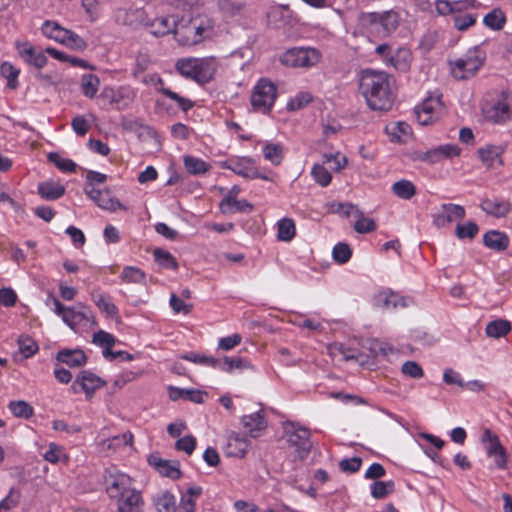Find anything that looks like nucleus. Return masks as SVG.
I'll return each instance as SVG.
<instances>
[{"mask_svg":"<svg viewBox=\"0 0 512 512\" xmlns=\"http://www.w3.org/2000/svg\"><path fill=\"white\" fill-rule=\"evenodd\" d=\"M16 48L20 57L27 64L32 65L37 69H41L46 66L48 59L45 55V51L36 50L28 42H17Z\"/></svg>","mask_w":512,"mask_h":512,"instance_id":"aec40b11","label":"nucleus"},{"mask_svg":"<svg viewBox=\"0 0 512 512\" xmlns=\"http://www.w3.org/2000/svg\"><path fill=\"white\" fill-rule=\"evenodd\" d=\"M277 239L283 242H290L296 235L295 222L291 218L280 219L276 223Z\"/></svg>","mask_w":512,"mask_h":512,"instance_id":"e433bc0d","label":"nucleus"},{"mask_svg":"<svg viewBox=\"0 0 512 512\" xmlns=\"http://www.w3.org/2000/svg\"><path fill=\"white\" fill-rule=\"evenodd\" d=\"M329 355L334 359L343 361L358 360L360 353L357 349L347 347L342 343L334 342L327 346Z\"/></svg>","mask_w":512,"mask_h":512,"instance_id":"72a5a7b5","label":"nucleus"},{"mask_svg":"<svg viewBox=\"0 0 512 512\" xmlns=\"http://www.w3.org/2000/svg\"><path fill=\"white\" fill-rule=\"evenodd\" d=\"M43 458L52 464H57L59 462H66L68 457L61 446H58L55 443H50L47 451L43 454Z\"/></svg>","mask_w":512,"mask_h":512,"instance_id":"864d4df0","label":"nucleus"},{"mask_svg":"<svg viewBox=\"0 0 512 512\" xmlns=\"http://www.w3.org/2000/svg\"><path fill=\"white\" fill-rule=\"evenodd\" d=\"M383 24V37L389 36L393 33L399 25V15L393 10H388L380 13Z\"/></svg>","mask_w":512,"mask_h":512,"instance_id":"de8ad7c7","label":"nucleus"},{"mask_svg":"<svg viewBox=\"0 0 512 512\" xmlns=\"http://www.w3.org/2000/svg\"><path fill=\"white\" fill-rule=\"evenodd\" d=\"M444 110L440 95L427 96L420 105L416 106V118L421 125H429L437 121Z\"/></svg>","mask_w":512,"mask_h":512,"instance_id":"9b49d317","label":"nucleus"},{"mask_svg":"<svg viewBox=\"0 0 512 512\" xmlns=\"http://www.w3.org/2000/svg\"><path fill=\"white\" fill-rule=\"evenodd\" d=\"M393 80L383 71L365 69L359 77V91L372 110H389L394 102Z\"/></svg>","mask_w":512,"mask_h":512,"instance_id":"f03ea898","label":"nucleus"},{"mask_svg":"<svg viewBox=\"0 0 512 512\" xmlns=\"http://www.w3.org/2000/svg\"><path fill=\"white\" fill-rule=\"evenodd\" d=\"M80 87L83 95L87 98H94L100 87V79L95 74H84L81 77Z\"/></svg>","mask_w":512,"mask_h":512,"instance_id":"4c0bfd02","label":"nucleus"},{"mask_svg":"<svg viewBox=\"0 0 512 512\" xmlns=\"http://www.w3.org/2000/svg\"><path fill=\"white\" fill-rule=\"evenodd\" d=\"M19 351L25 358L33 356L38 351L37 343L28 336H20L18 339Z\"/></svg>","mask_w":512,"mask_h":512,"instance_id":"0e129e2a","label":"nucleus"},{"mask_svg":"<svg viewBox=\"0 0 512 512\" xmlns=\"http://www.w3.org/2000/svg\"><path fill=\"white\" fill-rule=\"evenodd\" d=\"M485 117L494 123H505L512 119V94L501 93L491 103L483 106Z\"/></svg>","mask_w":512,"mask_h":512,"instance_id":"9d476101","label":"nucleus"},{"mask_svg":"<svg viewBox=\"0 0 512 512\" xmlns=\"http://www.w3.org/2000/svg\"><path fill=\"white\" fill-rule=\"evenodd\" d=\"M104 485L118 512H143V497L133 486V480L129 475L114 467L108 468L104 474Z\"/></svg>","mask_w":512,"mask_h":512,"instance_id":"f257e3e1","label":"nucleus"},{"mask_svg":"<svg viewBox=\"0 0 512 512\" xmlns=\"http://www.w3.org/2000/svg\"><path fill=\"white\" fill-rule=\"evenodd\" d=\"M502 153L503 149L496 145H486L478 149L479 158L487 168H492L496 164L501 165Z\"/></svg>","mask_w":512,"mask_h":512,"instance_id":"473e14b6","label":"nucleus"},{"mask_svg":"<svg viewBox=\"0 0 512 512\" xmlns=\"http://www.w3.org/2000/svg\"><path fill=\"white\" fill-rule=\"evenodd\" d=\"M203 489L198 485H190L181 494L180 503L176 512H195L196 501L202 495Z\"/></svg>","mask_w":512,"mask_h":512,"instance_id":"c756f323","label":"nucleus"},{"mask_svg":"<svg viewBox=\"0 0 512 512\" xmlns=\"http://www.w3.org/2000/svg\"><path fill=\"white\" fill-rule=\"evenodd\" d=\"M241 422L252 438L259 437L261 432L267 427V422L265 420L264 414L261 411H257L249 415H244L241 418Z\"/></svg>","mask_w":512,"mask_h":512,"instance_id":"a878e982","label":"nucleus"},{"mask_svg":"<svg viewBox=\"0 0 512 512\" xmlns=\"http://www.w3.org/2000/svg\"><path fill=\"white\" fill-rule=\"evenodd\" d=\"M454 27L459 31H465L476 23V15L456 14L452 17Z\"/></svg>","mask_w":512,"mask_h":512,"instance_id":"69168bd1","label":"nucleus"},{"mask_svg":"<svg viewBox=\"0 0 512 512\" xmlns=\"http://www.w3.org/2000/svg\"><path fill=\"white\" fill-rule=\"evenodd\" d=\"M376 228V222L372 218L365 217L362 211L357 210V219L354 223V229L357 233H370L375 231Z\"/></svg>","mask_w":512,"mask_h":512,"instance_id":"603ef678","label":"nucleus"},{"mask_svg":"<svg viewBox=\"0 0 512 512\" xmlns=\"http://www.w3.org/2000/svg\"><path fill=\"white\" fill-rule=\"evenodd\" d=\"M382 17L378 12H362L358 16V22L362 29L368 34L384 38L383 37V22Z\"/></svg>","mask_w":512,"mask_h":512,"instance_id":"4be33fe9","label":"nucleus"},{"mask_svg":"<svg viewBox=\"0 0 512 512\" xmlns=\"http://www.w3.org/2000/svg\"><path fill=\"white\" fill-rule=\"evenodd\" d=\"M324 164L328 165V170L338 172L345 168L348 163L347 157L341 153L325 154L323 156Z\"/></svg>","mask_w":512,"mask_h":512,"instance_id":"5fc2aeb1","label":"nucleus"},{"mask_svg":"<svg viewBox=\"0 0 512 512\" xmlns=\"http://www.w3.org/2000/svg\"><path fill=\"white\" fill-rule=\"evenodd\" d=\"M276 95V86L271 81L262 78L252 90L251 105L255 110L266 113L273 107Z\"/></svg>","mask_w":512,"mask_h":512,"instance_id":"1a4fd4ad","label":"nucleus"},{"mask_svg":"<svg viewBox=\"0 0 512 512\" xmlns=\"http://www.w3.org/2000/svg\"><path fill=\"white\" fill-rule=\"evenodd\" d=\"M264 158L274 165H279L284 157L283 146L280 143L264 142L262 147Z\"/></svg>","mask_w":512,"mask_h":512,"instance_id":"58836bf2","label":"nucleus"},{"mask_svg":"<svg viewBox=\"0 0 512 512\" xmlns=\"http://www.w3.org/2000/svg\"><path fill=\"white\" fill-rule=\"evenodd\" d=\"M1 75L7 79V86L10 89H16L18 87V76L20 70L17 69L10 62H3L0 66Z\"/></svg>","mask_w":512,"mask_h":512,"instance_id":"09e8293b","label":"nucleus"},{"mask_svg":"<svg viewBox=\"0 0 512 512\" xmlns=\"http://www.w3.org/2000/svg\"><path fill=\"white\" fill-rule=\"evenodd\" d=\"M391 189L394 195L403 200H409L416 194V186L406 179L394 182Z\"/></svg>","mask_w":512,"mask_h":512,"instance_id":"a19ab883","label":"nucleus"},{"mask_svg":"<svg viewBox=\"0 0 512 512\" xmlns=\"http://www.w3.org/2000/svg\"><path fill=\"white\" fill-rule=\"evenodd\" d=\"M37 190L39 195L45 200H57L65 193V187L53 181L39 183Z\"/></svg>","mask_w":512,"mask_h":512,"instance_id":"f704fd0d","label":"nucleus"},{"mask_svg":"<svg viewBox=\"0 0 512 512\" xmlns=\"http://www.w3.org/2000/svg\"><path fill=\"white\" fill-rule=\"evenodd\" d=\"M483 23L492 30H501L506 23L505 13L499 8L493 9L485 15Z\"/></svg>","mask_w":512,"mask_h":512,"instance_id":"c03bdc74","label":"nucleus"},{"mask_svg":"<svg viewBox=\"0 0 512 512\" xmlns=\"http://www.w3.org/2000/svg\"><path fill=\"white\" fill-rule=\"evenodd\" d=\"M461 149L455 144H444L427 151H417L416 159L428 164H436L460 155Z\"/></svg>","mask_w":512,"mask_h":512,"instance_id":"dca6fc26","label":"nucleus"},{"mask_svg":"<svg viewBox=\"0 0 512 512\" xmlns=\"http://www.w3.org/2000/svg\"><path fill=\"white\" fill-rule=\"evenodd\" d=\"M466 216L465 208L458 204L443 203L436 207L431 215L432 223L437 228H444L459 222Z\"/></svg>","mask_w":512,"mask_h":512,"instance_id":"f8f14e48","label":"nucleus"},{"mask_svg":"<svg viewBox=\"0 0 512 512\" xmlns=\"http://www.w3.org/2000/svg\"><path fill=\"white\" fill-rule=\"evenodd\" d=\"M253 206L246 200H238L235 197L228 196L221 202V209L224 213H235L251 211Z\"/></svg>","mask_w":512,"mask_h":512,"instance_id":"ea45409f","label":"nucleus"},{"mask_svg":"<svg viewBox=\"0 0 512 512\" xmlns=\"http://www.w3.org/2000/svg\"><path fill=\"white\" fill-rule=\"evenodd\" d=\"M412 53L408 48L400 47L392 52L390 56H385L384 63L394 67L396 70L405 72L410 68Z\"/></svg>","mask_w":512,"mask_h":512,"instance_id":"393cba45","label":"nucleus"},{"mask_svg":"<svg viewBox=\"0 0 512 512\" xmlns=\"http://www.w3.org/2000/svg\"><path fill=\"white\" fill-rule=\"evenodd\" d=\"M483 243L489 249L500 252L507 249L509 245V238L503 232L490 230L484 234Z\"/></svg>","mask_w":512,"mask_h":512,"instance_id":"2f4dec72","label":"nucleus"},{"mask_svg":"<svg viewBox=\"0 0 512 512\" xmlns=\"http://www.w3.org/2000/svg\"><path fill=\"white\" fill-rule=\"evenodd\" d=\"M183 162L187 172L192 175L205 174L211 168L210 164L194 156H185Z\"/></svg>","mask_w":512,"mask_h":512,"instance_id":"79ce46f5","label":"nucleus"},{"mask_svg":"<svg viewBox=\"0 0 512 512\" xmlns=\"http://www.w3.org/2000/svg\"><path fill=\"white\" fill-rule=\"evenodd\" d=\"M375 305L386 311H393L398 308H406L412 304V299L404 297L391 290H383L374 297Z\"/></svg>","mask_w":512,"mask_h":512,"instance_id":"a211bd4d","label":"nucleus"},{"mask_svg":"<svg viewBox=\"0 0 512 512\" xmlns=\"http://www.w3.org/2000/svg\"><path fill=\"white\" fill-rule=\"evenodd\" d=\"M371 495L376 499H382L394 491L393 481H375L370 486Z\"/></svg>","mask_w":512,"mask_h":512,"instance_id":"6e6d98bb","label":"nucleus"},{"mask_svg":"<svg viewBox=\"0 0 512 512\" xmlns=\"http://www.w3.org/2000/svg\"><path fill=\"white\" fill-rule=\"evenodd\" d=\"M57 361L71 368H79L87 363V356L81 349H63L56 355Z\"/></svg>","mask_w":512,"mask_h":512,"instance_id":"cd10ccee","label":"nucleus"},{"mask_svg":"<svg viewBox=\"0 0 512 512\" xmlns=\"http://www.w3.org/2000/svg\"><path fill=\"white\" fill-rule=\"evenodd\" d=\"M284 438L290 448L294 449V460H304L312 447L308 428L293 421L283 423Z\"/></svg>","mask_w":512,"mask_h":512,"instance_id":"39448f33","label":"nucleus"},{"mask_svg":"<svg viewBox=\"0 0 512 512\" xmlns=\"http://www.w3.org/2000/svg\"><path fill=\"white\" fill-rule=\"evenodd\" d=\"M177 22L173 17H159L155 18L152 22L145 20L144 25L149 28V31L154 36H164L171 32L175 34Z\"/></svg>","mask_w":512,"mask_h":512,"instance_id":"bb28decb","label":"nucleus"},{"mask_svg":"<svg viewBox=\"0 0 512 512\" xmlns=\"http://www.w3.org/2000/svg\"><path fill=\"white\" fill-rule=\"evenodd\" d=\"M113 17L117 24L137 26L144 25L146 20V13L141 8H118L114 11Z\"/></svg>","mask_w":512,"mask_h":512,"instance_id":"412c9836","label":"nucleus"},{"mask_svg":"<svg viewBox=\"0 0 512 512\" xmlns=\"http://www.w3.org/2000/svg\"><path fill=\"white\" fill-rule=\"evenodd\" d=\"M40 30L44 37L65 45L70 49L83 51L87 47V44L82 37L75 32L64 28L56 21H44Z\"/></svg>","mask_w":512,"mask_h":512,"instance_id":"423d86ee","label":"nucleus"},{"mask_svg":"<svg viewBox=\"0 0 512 512\" xmlns=\"http://www.w3.org/2000/svg\"><path fill=\"white\" fill-rule=\"evenodd\" d=\"M352 251L346 243H338L334 246L332 251L333 259L339 263L344 264L351 258Z\"/></svg>","mask_w":512,"mask_h":512,"instance_id":"338daca9","label":"nucleus"},{"mask_svg":"<svg viewBox=\"0 0 512 512\" xmlns=\"http://www.w3.org/2000/svg\"><path fill=\"white\" fill-rule=\"evenodd\" d=\"M321 59V53L312 47H294L280 56V62L292 68H310Z\"/></svg>","mask_w":512,"mask_h":512,"instance_id":"6e6552de","label":"nucleus"},{"mask_svg":"<svg viewBox=\"0 0 512 512\" xmlns=\"http://www.w3.org/2000/svg\"><path fill=\"white\" fill-rule=\"evenodd\" d=\"M481 209L487 214L496 217L502 218L505 217L511 209V204L502 199H483L480 204Z\"/></svg>","mask_w":512,"mask_h":512,"instance_id":"7c9ffc66","label":"nucleus"},{"mask_svg":"<svg viewBox=\"0 0 512 512\" xmlns=\"http://www.w3.org/2000/svg\"><path fill=\"white\" fill-rule=\"evenodd\" d=\"M311 174L313 179L322 187H326L331 183L332 175L323 164H315L312 167Z\"/></svg>","mask_w":512,"mask_h":512,"instance_id":"bf43d9fd","label":"nucleus"},{"mask_svg":"<svg viewBox=\"0 0 512 512\" xmlns=\"http://www.w3.org/2000/svg\"><path fill=\"white\" fill-rule=\"evenodd\" d=\"M48 159L63 172H74L76 170V163L71 159L64 158L58 153H50Z\"/></svg>","mask_w":512,"mask_h":512,"instance_id":"680f3d73","label":"nucleus"},{"mask_svg":"<svg viewBox=\"0 0 512 512\" xmlns=\"http://www.w3.org/2000/svg\"><path fill=\"white\" fill-rule=\"evenodd\" d=\"M212 32V21L204 16H196L187 22L184 20L177 22L175 37L180 44L191 46L209 38Z\"/></svg>","mask_w":512,"mask_h":512,"instance_id":"20e7f679","label":"nucleus"},{"mask_svg":"<svg viewBox=\"0 0 512 512\" xmlns=\"http://www.w3.org/2000/svg\"><path fill=\"white\" fill-rule=\"evenodd\" d=\"M226 168L246 179L260 178L263 180H270L267 175L261 174L258 171L255 166V160L250 157L231 159L227 162Z\"/></svg>","mask_w":512,"mask_h":512,"instance_id":"f3484780","label":"nucleus"},{"mask_svg":"<svg viewBox=\"0 0 512 512\" xmlns=\"http://www.w3.org/2000/svg\"><path fill=\"white\" fill-rule=\"evenodd\" d=\"M154 258L157 264L162 268L171 270H176L178 268L175 258L167 251L156 249L154 251Z\"/></svg>","mask_w":512,"mask_h":512,"instance_id":"13d9d810","label":"nucleus"},{"mask_svg":"<svg viewBox=\"0 0 512 512\" xmlns=\"http://www.w3.org/2000/svg\"><path fill=\"white\" fill-rule=\"evenodd\" d=\"M8 408L15 417L28 419L33 415V407L26 401H11Z\"/></svg>","mask_w":512,"mask_h":512,"instance_id":"3c124183","label":"nucleus"},{"mask_svg":"<svg viewBox=\"0 0 512 512\" xmlns=\"http://www.w3.org/2000/svg\"><path fill=\"white\" fill-rule=\"evenodd\" d=\"M479 232V227L475 222L469 221L464 224L458 223L455 229V235L457 238L473 239Z\"/></svg>","mask_w":512,"mask_h":512,"instance_id":"4d7b16f0","label":"nucleus"},{"mask_svg":"<svg viewBox=\"0 0 512 512\" xmlns=\"http://www.w3.org/2000/svg\"><path fill=\"white\" fill-rule=\"evenodd\" d=\"M121 279L127 283H142L145 280V274L137 267L126 266L122 270Z\"/></svg>","mask_w":512,"mask_h":512,"instance_id":"052dcab7","label":"nucleus"},{"mask_svg":"<svg viewBox=\"0 0 512 512\" xmlns=\"http://www.w3.org/2000/svg\"><path fill=\"white\" fill-rule=\"evenodd\" d=\"M100 97L107 99L116 110L121 111L132 105L136 98V92L130 86L105 87Z\"/></svg>","mask_w":512,"mask_h":512,"instance_id":"ddd939ff","label":"nucleus"},{"mask_svg":"<svg viewBox=\"0 0 512 512\" xmlns=\"http://www.w3.org/2000/svg\"><path fill=\"white\" fill-rule=\"evenodd\" d=\"M149 463L164 477L178 479L181 476L180 464L175 460H164L157 456H151Z\"/></svg>","mask_w":512,"mask_h":512,"instance_id":"b1692460","label":"nucleus"},{"mask_svg":"<svg viewBox=\"0 0 512 512\" xmlns=\"http://www.w3.org/2000/svg\"><path fill=\"white\" fill-rule=\"evenodd\" d=\"M216 368L226 372L233 373L235 371L243 372L245 370L254 371V366L245 358L225 356L222 360L218 359Z\"/></svg>","mask_w":512,"mask_h":512,"instance_id":"c85d7f7f","label":"nucleus"},{"mask_svg":"<svg viewBox=\"0 0 512 512\" xmlns=\"http://www.w3.org/2000/svg\"><path fill=\"white\" fill-rule=\"evenodd\" d=\"M63 322L74 331H77L79 327L95 325L91 309L82 303L69 307L64 315Z\"/></svg>","mask_w":512,"mask_h":512,"instance_id":"2eb2a0df","label":"nucleus"},{"mask_svg":"<svg viewBox=\"0 0 512 512\" xmlns=\"http://www.w3.org/2000/svg\"><path fill=\"white\" fill-rule=\"evenodd\" d=\"M105 385V382L90 370H82L71 385L73 393L84 392L87 399H91L96 390Z\"/></svg>","mask_w":512,"mask_h":512,"instance_id":"4468645a","label":"nucleus"},{"mask_svg":"<svg viewBox=\"0 0 512 512\" xmlns=\"http://www.w3.org/2000/svg\"><path fill=\"white\" fill-rule=\"evenodd\" d=\"M485 53L478 47L469 49L462 57L450 61V70L454 78L463 80L473 77L482 67Z\"/></svg>","mask_w":512,"mask_h":512,"instance_id":"0eeeda50","label":"nucleus"},{"mask_svg":"<svg viewBox=\"0 0 512 512\" xmlns=\"http://www.w3.org/2000/svg\"><path fill=\"white\" fill-rule=\"evenodd\" d=\"M92 342L95 345L103 347L104 349H110L112 346H114L116 339L112 334L104 330H99L93 334Z\"/></svg>","mask_w":512,"mask_h":512,"instance_id":"774afa93","label":"nucleus"},{"mask_svg":"<svg viewBox=\"0 0 512 512\" xmlns=\"http://www.w3.org/2000/svg\"><path fill=\"white\" fill-rule=\"evenodd\" d=\"M91 296L95 305L108 316L112 317L117 314V307L104 294L93 292Z\"/></svg>","mask_w":512,"mask_h":512,"instance_id":"8fccbe9b","label":"nucleus"},{"mask_svg":"<svg viewBox=\"0 0 512 512\" xmlns=\"http://www.w3.org/2000/svg\"><path fill=\"white\" fill-rule=\"evenodd\" d=\"M511 330V325L508 321L498 319L491 321L487 324L485 332L488 337L500 338L507 335Z\"/></svg>","mask_w":512,"mask_h":512,"instance_id":"37998d69","label":"nucleus"},{"mask_svg":"<svg viewBox=\"0 0 512 512\" xmlns=\"http://www.w3.org/2000/svg\"><path fill=\"white\" fill-rule=\"evenodd\" d=\"M481 441L484 445L487 455L493 454L504 448V446L500 443L498 436L494 434L490 429L484 430L481 436Z\"/></svg>","mask_w":512,"mask_h":512,"instance_id":"a18cd8bd","label":"nucleus"},{"mask_svg":"<svg viewBox=\"0 0 512 512\" xmlns=\"http://www.w3.org/2000/svg\"><path fill=\"white\" fill-rule=\"evenodd\" d=\"M85 193L92 199L101 209L115 212L118 209H126V207L116 198L112 197L109 190H100L95 187L85 188Z\"/></svg>","mask_w":512,"mask_h":512,"instance_id":"6ab92c4d","label":"nucleus"},{"mask_svg":"<svg viewBox=\"0 0 512 512\" xmlns=\"http://www.w3.org/2000/svg\"><path fill=\"white\" fill-rule=\"evenodd\" d=\"M250 446V441L244 435L233 432L228 436L225 451L228 456L243 458Z\"/></svg>","mask_w":512,"mask_h":512,"instance_id":"5701e85b","label":"nucleus"},{"mask_svg":"<svg viewBox=\"0 0 512 512\" xmlns=\"http://www.w3.org/2000/svg\"><path fill=\"white\" fill-rule=\"evenodd\" d=\"M153 504L158 512H176V500L169 491H160L153 496Z\"/></svg>","mask_w":512,"mask_h":512,"instance_id":"c9c22d12","label":"nucleus"},{"mask_svg":"<svg viewBox=\"0 0 512 512\" xmlns=\"http://www.w3.org/2000/svg\"><path fill=\"white\" fill-rule=\"evenodd\" d=\"M158 92L165 95L167 98L171 99L179 109H181L184 112H187L190 110L194 103L188 98L180 96L178 93L172 91L171 89L167 87H159Z\"/></svg>","mask_w":512,"mask_h":512,"instance_id":"49530a36","label":"nucleus"},{"mask_svg":"<svg viewBox=\"0 0 512 512\" xmlns=\"http://www.w3.org/2000/svg\"><path fill=\"white\" fill-rule=\"evenodd\" d=\"M181 358L195 364L209 366L213 368H216V366L218 365V359L206 355H200L194 352L185 353L181 356Z\"/></svg>","mask_w":512,"mask_h":512,"instance_id":"e2e57ef3","label":"nucleus"},{"mask_svg":"<svg viewBox=\"0 0 512 512\" xmlns=\"http://www.w3.org/2000/svg\"><path fill=\"white\" fill-rule=\"evenodd\" d=\"M175 68L181 76L204 85L214 78L219 61L214 56L182 58L176 62Z\"/></svg>","mask_w":512,"mask_h":512,"instance_id":"7ed1b4c3","label":"nucleus"}]
</instances>
